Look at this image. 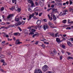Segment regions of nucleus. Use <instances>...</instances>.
I'll use <instances>...</instances> for the list:
<instances>
[{"instance_id":"423d86ee","label":"nucleus","mask_w":73,"mask_h":73,"mask_svg":"<svg viewBox=\"0 0 73 73\" xmlns=\"http://www.w3.org/2000/svg\"><path fill=\"white\" fill-rule=\"evenodd\" d=\"M41 41H43L44 42V44H49V42H45V41H47L46 39H44L42 40H41Z\"/></svg>"},{"instance_id":"dca6fc26","label":"nucleus","mask_w":73,"mask_h":73,"mask_svg":"<svg viewBox=\"0 0 73 73\" xmlns=\"http://www.w3.org/2000/svg\"><path fill=\"white\" fill-rule=\"evenodd\" d=\"M12 17V14H9L7 17V19H10Z\"/></svg>"},{"instance_id":"4be33fe9","label":"nucleus","mask_w":73,"mask_h":73,"mask_svg":"<svg viewBox=\"0 0 73 73\" xmlns=\"http://www.w3.org/2000/svg\"><path fill=\"white\" fill-rule=\"evenodd\" d=\"M53 19L54 20L53 21H54L56 20V17L55 15H53Z\"/></svg>"},{"instance_id":"b1692460","label":"nucleus","mask_w":73,"mask_h":73,"mask_svg":"<svg viewBox=\"0 0 73 73\" xmlns=\"http://www.w3.org/2000/svg\"><path fill=\"white\" fill-rule=\"evenodd\" d=\"M28 10L29 11H30V12H32V10L31 9V8H28Z\"/></svg>"},{"instance_id":"4d7b16f0","label":"nucleus","mask_w":73,"mask_h":73,"mask_svg":"<svg viewBox=\"0 0 73 73\" xmlns=\"http://www.w3.org/2000/svg\"><path fill=\"white\" fill-rule=\"evenodd\" d=\"M26 41H30V39H27L26 40Z\"/></svg>"},{"instance_id":"72a5a7b5","label":"nucleus","mask_w":73,"mask_h":73,"mask_svg":"<svg viewBox=\"0 0 73 73\" xmlns=\"http://www.w3.org/2000/svg\"><path fill=\"white\" fill-rule=\"evenodd\" d=\"M29 19H28V21H29V20H30V19H31V18H32V15H30L29 17Z\"/></svg>"},{"instance_id":"0e129e2a","label":"nucleus","mask_w":73,"mask_h":73,"mask_svg":"<svg viewBox=\"0 0 73 73\" xmlns=\"http://www.w3.org/2000/svg\"><path fill=\"white\" fill-rule=\"evenodd\" d=\"M5 24H6V23H1V25H5Z\"/></svg>"},{"instance_id":"1a4fd4ad","label":"nucleus","mask_w":73,"mask_h":73,"mask_svg":"<svg viewBox=\"0 0 73 73\" xmlns=\"http://www.w3.org/2000/svg\"><path fill=\"white\" fill-rule=\"evenodd\" d=\"M15 21H19V16L17 15L15 18Z\"/></svg>"},{"instance_id":"20e7f679","label":"nucleus","mask_w":73,"mask_h":73,"mask_svg":"<svg viewBox=\"0 0 73 73\" xmlns=\"http://www.w3.org/2000/svg\"><path fill=\"white\" fill-rule=\"evenodd\" d=\"M48 25L50 28H54V25L51 22H48Z\"/></svg>"},{"instance_id":"a878e982","label":"nucleus","mask_w":73,"mask_h":73,"mask_svg":"<svg viewBox=\"0 0 73 73\" xmlns=\"http://www.w3.org/2000/svg\"><path fill=\"white\" fill-rule=\"evenodd\" d=\"M12 2L13 3H15V4H16V0H12Z\"/></svg>"},{"instance_id":"8fccbe9b","label":"nucleus","mask_w":73,"mask_h":73,"mask_svg":"<svg viewBox=\"0 0 73 73\" xmlns=\"http://www.w3.org/2000/svg\"><path fill=\"white\" fill-rule=\"evenodd\" d=\"M51 9H52V8H50V9H47V11L48 12V11H50Z\"/></svg>"},{"instance_id":"a211bd4d","label":"nucleus","mask_w":73,"mask_h":73,"mask_svg":"<svg viewBox=\"0 0 73 73\" xmlns=\"http://www.w3.org/2000/svg\"><path fill=\"white\" fill-rule=\"evenodd\" d=\"M62 13V12H60V13L59 14L60 16H62V15H66V13L65 12L64 13H63L62 14H61Z\"/></svg>"},{"instance_id":"f704fd0d","label":"nucleus","mask_w":73,"mask_h":73,"mask_svg":"<svg viewBox=\"0 0 73 73\" xmlns=\"http://www.w3.org/2000/svg\"><path fill=\"white\" fill-rule=\"evenodd\" d=\"M3 33L5 35H6L5 36L6 37H9V36H8V35H7V34L6 33Z\"/></svg>"},{"instance_id":"bb28decb","label":"nucleus","mask_w":73,"mask_h":73,"mask_svg":"<svg viewBox=\"0 0 73 73\" xmlns=\"http://www.w3.org/2000/svg\"><path fill=\"white\" fill-rule=\"evenodd\" d=\"M0 57H1V58H4V55H3L1 54H0Z\"/></svg>"},{"instance_id":"6e6552de","label":"nucleus","mask_w":73,"mask_h":73,"mask_svg":"<svg viewBox=\"0 0 73 73\" xmlns=\"http://www.w3.org/2000/svg\"><path fill=\"white\" fill-rule=\"evenodd\" d=\"M44 2L43 1H40V6L41 7H43L44 6Z\"/></svg>"},{"instance_id":"6e6d98bb","label":"nucleus","mask_w":73,"mask_h":73,"mask_svg":"<svg viewBox=\"0 0 73 73\" xmlns=\"http://www.w3.org/2000/svg\"><path fill=\"white\" fill-rule=\"evenodd\" d=\"M66 5H68V4H69V1H67L66 2Z\"/></svg>"},{"instance_id":"09e8293b","label":"nucleus","mask_w":73,"mask_h":73,"mask_svg":"<svg viewBox=\"0 0 73 73\" xmlns=\"http://www.w3.org/2000/svg\"><path fill=\"white\" fill-rule=\"evenodd\" d=\"M73 2H72V1H71V0L70 1V5H71V4H72V3Z\"/></svg>"},{"instance_id":"ea45409f","label":"nucleus","mask_w":73,"mask_h":73,"mask_svg":"<svg viewBox=\"0 0 73 73\" xmlns=\"http://www.w3.org/2000/svg\"><path fill=\"white\" fill-rule=\"evenodd\" d=\"M18 29H19V30L20 31H22V30L21 29V28H20V27H18Z\"/></svg>"},{"instance_id":"9d476101","label":"nucleus","mask_w":73,"mask_h":73,"mask_svg":"<svg viewBox=\"0 0 73 73\" xmlns=\"http://www.w3.org/2000/svg\"><path fill=\"white\" fill-rule=\"evenodd\" d=\"M41 21L40 20H38L37 21L36 24L37 25H40V24H41Z\"/></svg>"},{"instance_id":"f03ea898","label":"nucleus","mask_w":73,"mask_h":73,"mask_svg":"<svg viewBox=\"0 0 73 73\" xmlns=\"http://www.w3.org/2000/svg\"><path fill=\"white\" fill-rule=\"evenodd\" d=\"M19 8V7L17 6H16L15 7L14 6L12 7L11 8H9V9L11 10V11H13V10L14 9H15V11H17L18 9V8Z\"/></svg>"},{"instance_id":"58836bf2","label":"nucleus","mask_w":73,"mask_h":73,"mask_svg":"<svg viewBox=\"0 0 73 73\" xmlns=\"http://www.w3.org/2000/svg\"><path fill=\"white\" fill-rule=\"evenodd\" d=\"M33 27V26H32L31 27L29 26L28 27V29H31Z\"/></svg>"},{"instance_id":"2eb2a0df","label":"nucleus","mask_w":73,"mask_h":73,"mask_svg":"<svg viewBox=\"0 0 73 73\" xmlns=\"http://www.w3.org/2000/svg\"><path fill=\"white\" fill-rule=\"evenodd\" d=\"M20 34L19 33H14V35L15 36H17V35H20Z\"/></svg>"},{"instance_id":"0eeeda50","label":"nucleus","mask_w":73,"mask_h":73,"mask_svg":"<svg viewBox=\"0 0 73 73\" xmlns=\"http://www.w3.org/2000/svg\"><path fill=\"white\" fill-rule=\"evenodd\" d=\"M19 41V40H17L15 42V44H22V42H20Z\"/></svg>"},{"instance_id":"2f4dec72","label":"nucleus","mask_w":73,"mask_h":73,"mask_svg":"<svg viewBox=\"0 0 73 73\" xmlns=\"http://www.w3.org/2000/svg\"><path fill=\"white\" fill-rule=\"evenodd\" d=\"M35 36H36V37H37V36H38L39 35L38 33H35Z\"/></svg>"},{"instance_id":"c85d7f7f","label":"nucleus","mask_w":73,"mask_h":73,"mask_svg":"<svg viewBox=\"0 0 73 73\" xmlns=\"http://www.w3.org/2000/svg\"><path fill=\"white\" fill-rule=\"evenodd\" d=\"M52 9V11L53 12H56L57 11V9Z\"/></svg>"},{"instance_id":"f8f14e48","label":"nucleus","mask_w":73,"mask_h":73,"mask_svg":"<svg viewBox=\"0 0 73 73\" xmlns=\"http://www.w3.org/2000/svg\"><path fill=\"white\" fill-rule=\"evenodd\" d=\"M48 28H49L48 26L46 25H44L43 28L45 30H46V29H48Z\"/></svg>"},{"instance_id":"338daca9","label":"nucleus","mask_w":73,"mask_h":73,"mask_svg":"<svg viewBox=\"0 0 73 73\" xmlns=\"http://www.w3.org/2000/svg\"><path fill=\"white\" fill-rule=\"evenodd\" d=\"M35 13L36 15H38V13H37H37L35 12Z\"/></svg>"},{"instance_id":"a18cd8bd","label":"nucleus","mask_w":73,"mask_h":73,"mask_svg":"<svg viewBox=\"0 0 73 73\" xmlns=\"http://www.w3.org/2000/svg\"><path fill=\"white\" fill-rule=\"evenodd\" d=\"M17 11H18V12H20V11H21V9L18 8V9L17 10Z\"/></svg>"},{"instance_id":"473e14b6","label":"nucleus","mask_w":73,"mask_h":73,"mask_svg":"<svg viewBox=\"0 0 73 73\" xmlns=\"http://www.w3.org/2000/svg\"><path fill=\"white\" fill-rule=\"evenodd\" d=\"M66 20L65 19L63 20L62 21V23H64V24H65V23H66Z\"/></svg>"},{"instance_id":"3c124183","label":"nucleus","mask_w":73,"mask_h":73,"mask_svg":"<svg viewBox=\"0 0 73 73\" xmlns=\"http://www.w3.org/2000/svg\"><path fill=\"white\" fill-rule=\"evenodd\" d=\"M0 71H2V72H4V71L2 69H0Z\"/></svg>"},{"instance_id":"cd10ccee","label":"nucleus","mask_w":73,"mask_h":73,"mask_svg":"<svg viewBox=\"0 0 73 73\" xmlns=\"http://www.w3.org/2000/svg\"><path fill=\"white\" fill-rule=\"evenodd\" d=\"M25 34H28V31L27 30H25Z\"/></svg>"},{"instance_id":"f257e3e1","label":"nucleus","mask_w":73,"mask_h":73,"mask_svg":"<svg viewBox=\"0 0 73 73\" xmlns=\"http://www.w3.org/2000/svg\"><path fill=\"white\" fill-rule=\"evenodd\" d=\"M48 66L46 65H45L42 68V69L44 72H46V70H48Z\"/></svg>"},{"instance_id":"c9c22d12","label":"nucleus","mask_w":73,"mask_h":73,"mask_svg":"<svg viewBox=\"0 0 73 73\" xmlns=\"http://www.w3.org/2000/svg\"><path fill=\"white\" fill-rule=\"evenodd\" d=\"M40 46H41L42 48H43L44 49L45 48V46L44 45V44H43L42 45H41Z\"/></svg>"},{"instance_id":"c756f323","label":"nucleus","mask_w":73,"mask_h":73,"mask_svg":"<svg viewBox=\"0 0 73 73\" xmlns=\"http://www.w3.org/2000/svg\"><path fill=\"white\" fill-rule=\"evenodd\" d=\"M60 46H62V48H63L64 49L65 47V45H62V44L60 45Z\"/></svg>"},{"instance_id":"864d4df0","label":"nucleus","mask_w":73,"mask_h":73,"mask_svg":"<svg viewBox=\"0 0 73 73\" xmlns=\"http://www.w3.org/2000/svg\"><path fill=\"white\" fill-rule=\"evenodd\" d=\"M42 14V13H39V16H41Z\"/></svg>"},{"instance_id":"774afa93","label":"nucleus","mask_w":73,"mask_h":73,"mask_svg":"<svg viewBox=\"0 0 73 73\" xmlns=\"http://www.w3.org/2000/svg\"><path fill=\"white\" fill-rule=\"evenodd\" d=\"M38 41H37L35 42V44H38Z\"/></svg>"},{"instance_id":"39448f33","label":"nucleus","mask_w":73,"mask_h":73,"mask_svg":"<svg viewBox=\"0 0 73 73\" xmlns=\"http://www.w3.org/2000/svg\"><path fill=\"white\" fill-rule=\"evenodd\" d=\"M29 3H30L31 4V7H34V3L33 2V1H29Z\"/></svg>"},{"instance_id":"5701e85b","label":"nucleus","mask_w":73,"mask_h":73,"mask_svg":"<svg viewBox=\"0 0 73 73\" xmlns=\"http://www.w3.org/2000/svg\"><path fill=\"white\" fill-rule=\"evenodd\" d=\"M67 59H68V60H70V59L71 60H72L73 59V57H72L69 56L67 58Z\"/></svg>"},{"instance_id":"de8ad7c7","label":"nucleus","mask_w":73,"mask_h":73,"mask_svg":"<svg viewBox=\"0 0 73 73\" xmlns=\"http://www.w3.org/2000/svg\"><path fill=\"white\" fill-rule=\"evenodd\" d=\"M69 9L70 10V11H72V10H73V9H72V8H71V7H70L69 8Z\"/></svg>"},{"instance_id":"4468645a","label":"nucleus","mask_w":73,"mask_h":73,"mask_svg":"<svg viewBox=\"0 0 73 73\" xmlns=\"http://www.w3.org/2000/svg\"><path fill=\"white\" fill-rule=\"evenodd\" d=\"M41 26H39V25H36L34 27L35 28V29H37V28H41Z\"/></svg>"},{"instance_id":"393cba45","label":"nucleus","mask_w":73,"mask_h":73,"mask_svg":"<svg viewBox=\"0 0 73 73\" xmlns=\"http://www.w3.org/2000/svg\"><path fill=\"white\" fill-rule=\"evenodd\" d=\"M35 10L36 11H39L40 10V9L38 8V7H36L35 8Z\"/></svg>"},{"instance_id":"aec40b11","label":"nucleus","mask_w":73,"mask_h":73,"mask_svg":"<svg viewBox=\"0 0 73 73\" xmlns=\"http://www.w3.org/2000/svg\"><path fill=\"white\" fill-rule=\"evenodd\" d=\"M58 35V33H57L55 35V36L56 37H57V36L58 37H59V36H60H60H61V35H59L57 36Z\"/></svg>"},{"instance_id":"603ef678","label":"nucleus","mask_w":73,"mask_h":73,"mask_svg":"<svg viewBox=\"0 0 73 73\" xmlns=\"http://www.w3.org/2000/svg\"><path fill=\"white\" fill-rule=\"evenodd\" d=\"M71 29V28H70V27H68L66 28V29Z\"/></svg>"},{"instance_id":"4c0bfd02","label":"nucleus","mask_w":73,"mask_h":73,"mask_svg":"<svg viewBox=\"0 0 73 73\" xmlns=\"http://www.w3.org/2000/svg\"><path fill=\"white\" fill-rule=\"evenodd\" d=\"M53 52H54V54H57V52H56V50H53Z\"/></svg>"},{"instance_id":"9b49d317","label":"nucleus","mask_w":73,"mask_h":73,"mask_svg":"<svg viewBox=\"0 0 73 73\" xmlns=\"http://www.w3.org/2000/svg\"><path fill=\"white\" fill-rule=\"evenodd\" d=\"M21 24V22L19 21L18 23H16L15 24V26H18V25H20Z\"/></svg>"},{"instance_id":"37998d69","label":"nucleus","mask_w":73,"mask_h":73,"mask_svg":"<svg viewBox=\"0 0 73 73\" xmlns=\"http://www.w3.org/2000/svg\"><path fill=\"white\" fill-rule=\"evenodd\" d=\"M7 63L5 62H4L3 64V65H4V66H5V65H6Z\"/></svg>"},{"instance_id":"5fc2aeb1","label":"nucleus","mask_w":73,"mask_h":73,"mask_svg":"<svg viewBox=\"0 0 73 73\" xmlns=\"http://www.w3.org/2000/svg\"><path fill=\"white\" fill-rule=\"evenodd\" d=\"M43 21L45 22H46L47 21V20L46 19H44L43 20Z\"/></svg>"},{"instance_id":"6ab92c4d","label":"nucleus","mask_w":73,"mask_h":73,"mask_svg":"<svg viewBox=\"0 0 73 73\" xmlns=\"http://www.w3.org/2000/svg\"><path fill=\"white\" fill-rule=\"evenodd\" d=\"M48 18L50 19V20H52V19H53V18L52 17H50V15L49 14L48 15Z\"/></svg>"},{"instance_id":"e2e57ef3","label":"nucleus","mask_w":73,"mask_h":73,"mask_svg":"<svg viewBox=\"0 0 73 73\" xmlns=\"http://www.w3.org/2000/svg\"><path fill=\"white\" fill-rule=\"evenodd\" d=\"M35 4L36 5H38V3L36 1L35 2Z\"/></svg>"},{"instance_id":"ddd939ff","label":"nucleus","mask_w":73,"mask_h":73,"mask_svg":"<svg viewBox=\"0 0 73 73\" xmlns=\"http://www.w3.org/2000/svg\"><path fill=\"white\" fill-rule=\"evenodd\" d=\"M67 44L68 46H72V44L69 41L67 42Z\"/></svg>"},{"instance_id":"680f3d73","label":"nucleus","mask_w":73,"mask_h":73,"mask_svg":"<svg viewBox=\"0 0 73 73\" xmlns=\"http://www.w3.org/2000/svg\"><path fill=\"white\" fill-rule=\"evenodd\" d=\"M66 53H67L68 55H70V53L68 52H66Z\"/></svg>"},{"instance_id":"13d9d810","label":"nucleus","mask_w":73,"mask_h":73,"mask_svg":"<svg viewBox=\"0 0 73 73\" xmlns=\"http://www.w3.org/2000/svg\"><path fill=\"white\" fill-rule=\"evenodd\" d=\"M54 5H52L51 6V8H54Z\"/></svg>"},{"instance_id":"c03bdc74","label":"nucleus","mask_w":73,"mask_h":73,"mask_svg":"<svg viewBox=\"0 0 73 73\" xmlns=\"http://www.w3.org/2000/svg\"><path fill=\"white\" fill-rule=\"evenodd\" d=\"M1 28H4V29H6V28H8V27H1Z\"/></svg>"},{"instance_id":"a19ab883","label":"nucleus","mask_w":73,"mask_h":73,"mask_svg":"<svg viewBox=\"0 0 73 73\" xmlns=\"http://www.w3.org/2000/svg\"><path fill=\"white\" fill-rule=\"evenodd\" d=\"M5 23H6L5 25H9L11 24V23L9 22H6Z\"/></svg>"},{"instance_id":"412c9836","label":"nucleus","mask_w":73,"mask_h":73,"mask_svg":"<svg viewBox=\"0 0 73 73\" xmlns=\"http://www.w3.org/2000/svg\"><path fill=\"white\" fill-rule=\"evenodd\" d=\"M56 41L58 42H60V39L58 38H56Z\"/></svg>"},{"instance_id":"69168bd1","label":"nucleus","mask_w":73,"mask_h":73,"mask_svg":"<svg viewBox=\"0 0 73 73\" xmlns=\"http://www.w3.org/2000/svg\"><path fill=\"white\" fill-rule=\"evenodd\" d=\"M35 15V14L33 13L31 15H30L31 16V17L32 16V17H33L34 16V15Z\"/></svg>"},{"instance_id":"79ce46f5","label":"nucleus","mask_w":73,"mask_h":73,"mask_svg":"<svg viewBox=\"0 0 73 73\" xmlns=\"http://www.w3.org/2000/svg\"><path fill=\"white\" fill-rule=\"evenodd\" d=\"M1 62H3V63L5 62L4 60L3 59H1Z\"/></svg>"},{"instance_id":"7c9ffc66","label":"nucleus","mask_w":73,"mask_h":73,"mask_svg":"<svg viewBox=\"0 0 73 73\" xmlns=\"http://www.w3.org/2000/svg\"><path fill=\"white\" fill-rule=\"evenodd\" d=\"M4 9V7H2L1 8L0 10L1 11H3Z\"/></svg>"},{"instance_id":"e433bc0d","label":"nucleus","mask_w":73,"mask_h":73,"mask_svg":"<svg viewBox=\"0 0 73 73\" xmlns=\"http://www.w3.org/2000/svg\"><path fill=\"white\" fill-rule=\"evenodd\" d=\"M25 21H22L21 24H23H23H25Z\"/></svg>"},{"instance_id":"f3484780","label":"nucleus","mask_w":73,"mask_h":73,"mask_svg":"<svg viewBox=\"0 0 73 73\" xmlns=\"http://www.w3.org/2000/svg\"><path fill=\"white\" fill-rule=\"evenodd\" d=\"M20 19H21V20L22 19H23V20H26V18H24V17L23 18V17H20Z\"/></svg>"},{"instance_id":"49530a36","label":"nucleus","mask_w":73,"mask_h":73,"mask_svg":"<svg viewBox=\"0 0 73 73\" xmlns=\"http://www.w3.org/2000/svg\"><path fill=\"white\" fill-rule=\"evenodd\" d=\"M31 31L33 32H35V31H36V30H35V29H33Z\"/></svg>"},{"instance_id":"7ed1b4c3","label":"nucleus","mask_w":73,"mask_h":73,"mask_svg":"<svg viewBox=\"0 0 73 73\" xmlns=\"http://www.w3.org/2000/svg\"><path fill=\"white\" fill-rule=\"evenodd\" d=\"M35 73H42L40 69H36L34 71Z\"/></svg>"},{"instance_id":"052dcab7","label":"nucleus","mask_w":73,"mask_h":73,"mask_svg":"<svg viewBox=\"0 0 73 73\" xmlns=\"http://www.w3.org/2000/svg\"><path fill=\"white\" fill-rule=\"evenodd\" d=\"M62 56H61L60 57V60H62Z\"/></svg>"},{"instance_id":"bf43d9fd","label":"nucleus","mask_w":73,"mask_h":73,"mask_svg":"<svg viewBox=\"0 0 73 73\" xmlns=\"http://www.w3.org/2000/svg\"><path fill=\"white\" fill-rule=\"evenodd\" d=\"M61 52L63 54V53H64V51L63 50H62Z\"/></svg>"}]
</instances>
